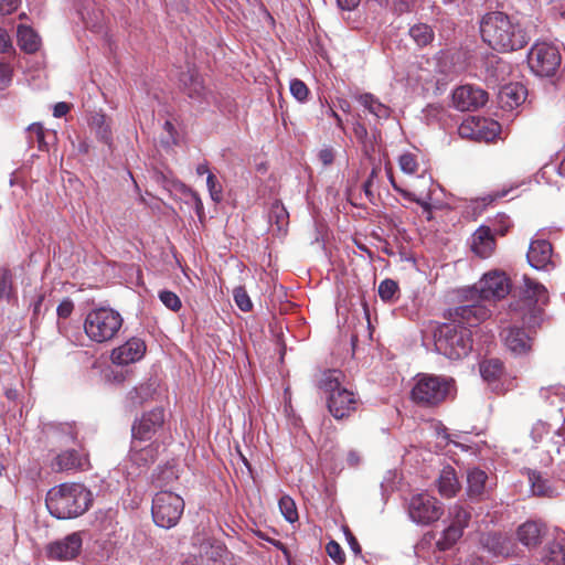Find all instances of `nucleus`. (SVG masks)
I'll use <instances>...</instances> for the list:
<instances>
[{"instance_id":"1","label":"nucleus","mask_w":565,"mask_h":565,"mask_svg":"<svg viewBox=\"0 0 565 565\" xmlns=\"http://www.w3.org/2000/svg\"><path fill=\"white\" fill-rule=\"evenodd\" d=\"M480 32L483 41L500 52L523 49L530 40L519 22L500 11L489 12L482 18Z\"/></svg>"},{"instance_id":"2","label":"nucleus","mask_w":565,"mask_h":565,"mask_svg":"<svg viewBox=\"0 0 565 565\" xmlns=\"http://www.w3.org/2000/svg\"><path fill=\"white\" fill-rule=\"evenodd\" d=\"M45 502L54 518L66 520L85 513L92 505L93 494L81 483H62L47 492Z\"/></svg>"},{"instance_id":"3","label":"nucleus","mask_w":565,"mask_h":565,"mask_svg":"<svg viewBox=\"0 0 565 565\" xmlns=\"http://www.w3.org/2000/svg\"><path fill=\"white\" fill-rule=\"evenodd\" d=\"M343 374L339 370H327L321 374L319 387L328 394L327 405L335 419H343L356 411L359 399L352 391L341 386Z\"/></svg>"},{"instance_id":"4","label":"nucleus","mask_w":565,"mask_h":565,"mask_svg":"<svg viewBox=\"0 0 565 565\" xmlns=\"http://www.w3.org/2000/svg\"><path fill=\"white\" fill-rule=\"evenodd\" d=\"M434 340L436 351L450 360L467 356L472 348L471 331L459 323L449 322L438 327Z\"/></svg>"},{"instance_id":"5","label":"nucleus","mask_w":565,"mask_h":565,"mask_svg":"<svg viewBox=\"0 0 565 565\" xmlns=\"http://www.w3.org/2000/svg\"><path fill=\"white\" fill-rule=\"evenodd\" d=\"M121 315L111 308H97L89 311L84 321L86 335L96 343L114 339L122 326Z\"/></svg>"},{"instance_id":"6","label":"nucleus","mask_w":565,"mask_h":565,"mask_svg":"<svg viewBox=\"0 0 565 565\" xmlns=\"http://www.w3.org/2000/svg\"><path fill=\"white\" fill-rule=\"evenodd\" d=\"M452 388V379L419 374L412 390V398L423 406H435L444 402Z\"/></svg>"},{"instance_id":"7","label":"nucleus","mask_w":565,"mask_h":565,"mask_svg":"<svg viewBox=\"0 0 565 565\" xmlns=\"http://www.w3.org/2000/svg\"><path fill=\"white\" fill-rule=\"evenodd\" d=\"M184 511V500L177 493L160 491L152 499L153 522L162 529L174 527Z\"/></svg>"},{"instance_id":"8","label":"nucleus","mask_w":565,"mask_h":565,"mask_svg":"<svg viewBox=\"0 0 565 565\" xmlns=\"http://www.w3.org/2000/svg\"><path fill=\"white\" fill-rule=\"evenodd\" d=\"M562 62L557 45L550 42H536L527 54V64L531 71L541 77L553 76Z\"/></svg>"},{"instance_id":"9","label":"nucleus","mask_w":565,"mask_h":565,"mask_svg":"<svg viewBox=\"0 0 565 565\" xmlns=\"http://www.w3.org/2000/svg\"><path fill=\"white\" fill-rule=\"evenodd\" d=\"M411 519L418 524H430L443 514V507L436 498L428 493L414 495L408 505Z\"/></svg>"},{"instance_id":"10","label":"nucleus","mask_w":565,"mask_h":565,"mask_svg":"<svg viewBox=\"0 0 565 565\" xmlns=\"http://www.w3.org/2000/svg\"><path fill=\"white\" fill-rule=\"evenodd\" d=\"M166 422L164 411L156 407L143 413L137 418L131 427L132 439L145 441L150 440L160 429L163 428Z\"/></svg>"},{"instance_id":"11","label":"nucleus","mask_w":565,"mask_h":565,"mask_svg":"<svg viewBox=\"0 0 565 565\" xmlns=\"http://www.w3.org/2000/svg\"><path fill=\"white\" fill-rule=\"evenodd\" d=\"M479 291L483 300L504 298L510 291L509 278L503 271H489L479 281Z\"/></svg>"},{"instance_id":"12","label":"nucleus","mask_w":565,"mask_h":565,"mask_svg":"<svg viewBox=\"0 0 565 565\" xmlns=\"http://www.w3.org/2000/svg\"><path fill=\"white\" fill-rule=\"evenodd\" d=\"M82 544L83 541L79 533H72L50 543L46 546V554L51 559L70 561L79 554Z\"/></svg>"},{"instance_id":"13","label":"nucleus","mask_w":565,"mask_h":565,"mask_svg":"<svg viewBox=\"0 0 565 565\" xmlns=\"http://www.w3.org/2000/svg\"><path fill=\"white\" fill-rule=\"evenodd\" d=\"M488 100V94L471 85L458 87L452 93L454 106L461 111H470L482 107Z\"/></svg>"},{"instance_id":"14","label":"nucleus","mask_w":565,"mask_h":565,"mask_svg":"<svg viewBox=\"0 0 565 565\" xmlns=\"http://www.w3.org/2000/svg\"><path fill=\"white\" fill-rule=\"evenodd\" d=\"M147 351L145 341L140 338H130L124 344L113 349L110 360L116 365H128L140 361Z\"/></svg>"},{"instance_id":"15","label":"nucleus","mask_w":565,"mask_h":565,"mask_svg":"<svg viewBox=\"0 0 565 565\" xmlns=\"http://www.w3.org/2000/svg\"><path fill=\"white\" fill-rule=\"evenodd\" d=\"M491 315V310L486 305L477 302L457 307L452 313L450 323H459L470 330L482 321L487 320Z\"/></svg>"},{"instance_id":"16","label":"nucleus","mask_w":565,"mask_h":565,"mask_svg":"<svg viewBox=\"0 0 565 565\" xmlns=\"http://www.w3.org/2000/svg\"><path fill=\"white\" fill-rule=\"evenodd\" d=\"M529 264L535 269H548L554 267L553 247L545 239H533L526 254Z\"/></svg>"},{"instance_id":"17","label":"nucleus","mask_w":565,"mask_h":565,"mask_svg":"<svg viewBox=\"0 0 565 565\" xmlns=\"http://www.w3.org/2000/svg\"><path fill=\"white\" fill-rule=\"evenodd\" d=\"M469 246L471 252L480 257H490L495 249V238L492 230L489 226H479L470 237Z\"/></svg>"},{"instance_id":"18","label":"nucleus","mask_w":565,"mask_h":565,"mask_svg":"<svg viewBox=\"0 0 565 565\" xmlns=\"http://www.w3.org/2000/svg\"><path fill=\"white\" fill-rule=\"evenodd\" d=\"M480 373L483 380L492 385V390L498 393H504L513 386V381H510L507 387L500 385L501 377L503 376V364L498 359L483 361L480 364Z\"/></svg>"},{"instance_id":"19","label":"nucleus","mask_w":565,"mask_h":565,"mask_svg":"<svg viewBox=\"0 0 565 565\" xmlns=\"http://www.w3.org/2000/svg\"><path fill=\"white\" fill-rule=\"evenodd\" d=\"M526 89L520 83H510L502 86L498 94V103L502 109L512 110L524 103Z\"/></svg>"},{"instance_id":"20","label":"nucleus","mask_w":565,"mask_h":565,"mask_svg":"<svg viewBox=\"0 0 565 565\" xmlns=\"http://www.w3.org/2000/svg\"><path fill=\"white\" fill-rule=\"evenodd\" d=\"M546 533V527L537 521H526L516 530V537L521 544L532 548L542 543V539Z\"/></svg>"},{"instance_id":"21","label":"nucleus","mask_w":565,"mask_h":565,"mask_svg":"<svg viewBox=\"0 0 565 565\" xmlns=\"http://www.w3.org/2000/svg\"><path fill=\"white\" fill-rule=\"evenodd\" d=\"M501 335L507 349L515 355L526 354L531 350V339L520 328L504 329Z\"/></svg>"},{"instance_id":"22","label":"nucleus","mask_w":565,"mask_h":565,"mask_svg":"<svg viewBox=\"0 0 565 565\" xmlns=\"http://www.w3.org/2000/svg\"><path fill=\"white\" fill-rule=\"evenodd\" d=\"M480 125H484V121H479L478 117H468L458 127V134L462 138L491 141L500 132L501 127L499 124H490V126L492 127V130L490 129V135H480V130L478 129Z\"/></svg>"},{"instance_id":"23","label":"nucleus","mask_w":565,"mask_h":565,"mask_svg":"<svg viewBox=\"0 0 565 565\" xmlns=\"http://www.w3.org/2000/svg\"><path fill=\"white\" fill-rule=\"evenodd\" d=\"M53 467L58 471L86 470L89 467L88 457L76 450H65L56 456Z\"/></svg>"},{"instance_id":"24","label":"nucleus","mask_w":565,"mask_h":565,"mask_svg":"<svg viewBox=\"0 0 565 565\" xmlns=\"http://www.w3.org/2000/svg\"><path fill=\"white\" fill-rule=\"evenodd\" d=\"M181 83L190 98L195 100L206 98L207 90L204 86L203 78L194 70H189L186 73H183Z\"/></svg>"},{"instance_id":"25","label":"nucleus","mask_w":565,"mask_h":565,"mask_svg":"<svg viewBox=\"0 0 565 565\" xmlns=\"http://www.w3.org/2000/svg\"><path fill=\"white\" fill-rule=\"evenodd\" d=\"M142 441L132 439L130 458L139 467H146L152 463L158 455V445L151 443L145 447L141 446Z\"/></svg>"},{"instance_id":"26","label":"nucleus","mask_w":565,"mask_h":565,"mask_svg":"<svg viewBox=\"0 0 565 565\" xmlns=\"http://www.w3.org/2000/svg\"><path fill=\"white\" fill-rule=\"evenodd\" d=\"M481 543L493 555L508 556L512 552L510 540L501 533H488L482 536Z\"/></svg>"},{"instance_id":"27","label":"nucleus","mask_w":565,"mask_h":565,"mask_svg":"<svg viewBox=\"0 0 565 565\" xmlns=\"http://www.w3.org/2000/svg\"><path fill=\"white\" fill-rule=\"evenodd\" d=\"M437 487L440 495L445 498H451L460 489V483L456 477V472L452 467H445L439 475L437 480Z\"/></svg>"},{"instance_id":"28","label":"nucleus","mask_w":565,"mask_h":565,"mask_svg":"<svg viewBox=\"0 0 565 565\" xmlns=\"http://www.w3.org/2000/svg\"><path fill=\"white\" fill-rule=\"evenodd\" d=\"M488 475L479 469L473 468L468 471L467 483H468V495L470 498H481L487 491Z\"/></svg>"},{"instance_id":"29","label":"nucleus","mask_w":565,"mask_h":565,"mask_svg":"<svg viewBox=\"0 0 565 565\" xmlns=\"http://www.w3.org/2000/svg\"><path fill=\"white\" fill-rule=\"evenodd\" d=\"M542 559L545 565L565 564V536L557 537L548 543Z\"/></svg>"},{"instance_id":"30","label":"nucleus","mask_w":565,"mask_h":565,"mask_svg":"<svg viewBox=\"0 0 565 565\" xmlns=\"http://www.w3.org/2000/svg\"><path fill=\"white\" fill-rule=\"evenodd\" d=\"M18 44L25 53H34L40 49L41 40L33 29L20 25L17 31Z\"/></svg>"},{"instance_id":"31","label":"nucleus","mask_w":565,"mask_h":565,"mask_svg":"<svg viewBox=\"0 0 565 565\" xmlns=\"http://www.w3.org/2000/svg\"><path fill=\"white\" fill-rule=\"evenodd\" d=\"M358 102L367 109L372 115L380 119L390 117V108L381 103L374 95L370 93L361 94L356 97Z\"/></svg>"},{"instance_id":"32","label":"nucleus","mask_w":565,"mask_h":565,"mask_svg":"<svg viewBox=\"0 0 565 565\" xmlns=\"http://www.w3.org/2000/svg\"><path fill=\"white\" fill-rule=\"evenodd\" d=\"M15 297L13 275L8 267L0 269V302H10Z\"/></svg>"},{"instance_id":"33","label":"nucleus","mask_w":565,"mask_h":565,"mask_svg":"<svg viewBox=\"0 0 565 565\" xmlns=\"http://www.w3.org/2000/svg\"><path fill=\"white\" fill-rule=\"evenodd\" d=\"M409 35L418 46H426L434 40L431 28L425 23H418L409 29Z\"/></svg>"},{"instance_id":"34","label":"nucleus","mask_w":565,"mask_h":565,"mask_svg":"<svg viewBox=\"0 0 565 565\" xmlns=\"http://www.w3.org/2000/svg\"><path fill=\"white\" fill-rule=\"evenodd\" d=\"M269 222L276 224L279 232L285 231L289 223V214L286 207L278 201L274 202L270 207Z\"/></svg>"},{"instance_id":"35","label":"nucleus","mask_w":565,"mask_h":565,"mask_svg":"<svg viewBox=\"0 0 565 565\" xmlns=\"http://www.w3.org/2000/svg\"><path fill=\"white\" fill-rule=\"evenodd\" d=\"M462 532L463 529L460 525L450 523L444 531L441 539L438 540V547L443 551L450 548L462 536Z\"/></svg>"},{"instance_id":"36","label":"nucleus","mask_w":565,"mask_h":565,"mask_svg":"<svg viewBox=\"0 0 565 565\" xmlns=\"http://www.w3.org/2000/svg\"><path fill=\"white\" fill-rule=\"evenodd\" d=\"M26 138L30 143H36L40 150H47L45 131L41 124L33 122L26 128Z\"/></svg>"},{"instance_id":"37","label":"nucleus","mask_w":565,"mask_h":565,"mask_svg":"<svg viewBox=\"0 0 565 565\" xmlns=\"http://www.w3.org/2000/svg\"><path fill=\"white\" fill-rule=\"evenodd\" d=\"M530 482L532 492L535 495H542V497H552L553 490L548 484V481L542 478L539 473H531L530 475Z\"/></svg>"},{"instance_id":"38","label":"nucleus","mask_w":565,"mask_h":565,"mask_svg":"<svg viewBox=\"0 0 565 565\" xmlns=\"http://www.w3.org/2000/svg\"><path fill=\"white\" fill-rule=\"evenodd\" d=\"M524 292L527 297L535 298L536 301L544 299L546 296L545 287L529 277H524Z\"/></svg>"},{"instance_id":"39","label":"nucleus","mask_w":565,"mask_h":565,"mask_svg":"<svg viewBox=\"0 0 565 565\" xmlns=\"http://www.w3.org/2000/svg\"><path fill=\"white\" fill-rule=\"evenodd\" d=\"M398 166L406 174H415L419 169L417 156L411 152H405L399 156Z\"/></svg>"},{"instance_id":"40","label":"nucleus","mask_w":565,"mask_h":565,"mask_svg":"<svg viewBox=\"0 0 565 565\" xmlns=\"http://www.w3.org/2000/svg\"><path fill=\"white\" fill-rule=\"evenodd\" d=\"M279 509L288 522L292 523V522L297 521L298 512H297L296 503L290 497L284 495L279 500Z\"/></svg>"},{"instance_id":"41","label":"nucleus","mask_w":565,"mask_h":565,"mask_svg":"<svg viewBox=\"0 0 565 565\" xmlns=\"http://www.w3.org/2000/svg\"><path fill=\"white\" fill-rule=\"evenodd\" d=\"M451 523L465 529L470 520V512L460 504H454L449 510Z\"/></svg>"},{"instance_id":"42","label":"nucleus","mask_w":565,"mask_h":565,"mask_svg":"<svg viewBox=\"0 0 565 565\" xmlns=\"http://www.w3.org/2000/svg\"><path fill=\"white\" fill-rule=\"evenodd\" d=\"M151 396V388L147 384L135 387L128 393V398L134 405H141Z\"/></svg>"},{"instance_id":"43","label":"nucleus","mask_w":565,"mask_h":565,"mask_svg":"<svg viewBox=\"0 0 565 565\" xmlns=\"http://www.w3.org/2000/svg\"><path fill=\"white\" fill-rule=\"evenodd\" d=\"M206 186L212 201L220 203L223 199V186L213 173L206 177Z\"/></svg>"},{"instance_id":"44","label":"nucleus","mask_w":565,"mask_h":565,"mask_svg":"<svg viewBox=\"0 0 565 565\" xmlns=\"http://www.w3.org/2000/svg\"><path fill=\"white\" fill-rule=\"evenodd\" d=\"M398 291V285L393 279H384L379 286V295L384 301H392Z\"/></svg>"},{"instance_id":"45","label":"nucleus","mask_w":565,"mask_h":565,"mask_svg":"<svg viewBox=\"0 0 565 565\" xmlns=\"http://www.w3.org/2000/svg\"><path fill=\"white\" fill-rule=\"evenodd\" d=\"M289 89L291 95L300 103L307 100L309 95V88L305 84V82L294 78L290 81Z\"/></svg>"},{"instance_id":"46","label":"nucleus","mask_w":565,"mask_h":565,"mask_svg":"<svg viewBox=\"0 0 565 565\" xmlns=\"http://www.w3.org/2000/svg\"><path fill=\"white\" fill-rule=\"evenodd\" d=\"M159 299L161 302L170 310L178 311L180 310L182 303L177 294L170 290H162L159 292Z\"/></svg>"},{"instance_id":"47","label":"nucleus","mask_w":565,"mask_h":565,"mask_svg":"<svg viewBox=\"0 0 565 565\" xmlns=\"http://www.w3.org/2000/svg\"><path fill=\"white\" fill-rule=\"evenodd\" d=\"M234 300L237 307L243 311H249L252 309V301L244 287L238 286L233 290Z\"/></svg>"},{"instance_id":"48","label":"nucleus","mask_w":565,"mask_h":565,"mask_svg":"<svg viewBox=\"0 0 565 565\" xmlns=\"http://www.w3.org/2000/svg\"><path fill=\"white\" fill-rule=\"evenodd\" d=\"M328 555L338 564H342L345 559L341 546L335 541H330L326 546Z\"/></svg>"},{"instance_id":"49","label":"nucleus","mask_w":565,"mask_h":565,"mask_svg":"<svg viewBox=\"0 0 565 565\" xmlns=\"http://www.w3.org/2000/svg\"><path fill=\"white\" fill-rule=\"evenodd\" d=\"M523 324L529 328L539 326L541 321V311L536 308H530L527 312L522 317Z\"/></svg>"},{"instance_id":"50","label":"nucleus","mask_w":565,"mask_h":565,"mask_svg":"<svg viewBox=\"0 0 565 565\" xmlns=\"http://www.w3.org/2000/svg\"><path fill=\"white\" fill-rule=\"evenodd\" d=\"M163 129L168 134V137L162 140L164 146L170 147L177 145V130L174 125L170 120H166L163 124Z\"/></svg>"},{"instance_id":"51","label":"nucleus","mask_w":565,"mask_h":565,"mask_svg":"<svg viewBox=\"0 0 565 565\" xmlns=\"http://www.w3.org/2000/svg\"><path fill=\"white\" fill-rule=\"evenodd\" d=\"M94 122L98 125V131H97L98 136L106 142H108L110 140V128L105 122V117L97 116L94 118Z\"/></svg>"},{"instance_id":"52","label":"nucleus","mask_w":565,"mask_h":565,"mask_svg":"<svg viewBox=\"0 0 565 565\" xmlns=\"http://www.w3.org/2000/svg\"><path fill=\"white\" fill-rule=\"evenodd\" d=\"M387 173H388L390 182H391V184H392V186L394 188V190H395V191L399 192L404 198H407V199H409V200H413V201H415L416 203L420 204V205H422V206H424V207H427V206H428V204H427L426 202H424L423 200H420V199H416V198H414V196H413V194H412L411 192H408V191H405V190L401 189V188L396 184V182H395V180H394V177H393V174H392V172H391V169H390V170H387Z\"/></svg>"},{"instance_id":"53","label":"nucleus","mask_w":565,"mask_h":565,"mask_svg":"<svg viewBox=\"0 0 565 565\" xmlns=\"http://www.w3.org/2000/svg\"><path fill=\"white\" fill-rule=\"evenodd\" d=\"M353 134L359 142H361L363 146L367 145L369 134L364 125L356 121L353 126Z\"/></svg>"},{"instance_id":"54","label":"nucleus","mask_w":565,"mask_h":565,"mask_svg":"<svg viewBox=\"0 0 565 565\" xmlns=\"http://www.w3.org/2000/svg\"><path fill=\"white\" fill-rule=\"evenodd\" d=\"M18 7L19 0H0V14H11L18 9Z\"/></svg>"},{"instance_id":"55","label":"nucleus","mask_w":565,"mask_h":565,"mask_svg":"<svg viewBox=\"0 0 565 565\" xmlns=\"http://www.w3.org/2000/svg\"><path fill=\"white\" fill-rule=\"evenodd\" d=\"M74 310V303L70 299L63 300L57 307V316L60 318H67Z\"/></svg>"},{"instance_id":"56","label":"nucleus","mask_w":565,"mask_h":565,"mask_svg":"<svg viewBox=\"0 0 565 565\" xmlns=\"http://www.w3.org/2000/svg\"><path fill=\"white\" fill-rule=\"evenodd\" d=\"M11 77L10 67L8 65L0 64V90L9 86Z\"/></svg>"},{"instance_id":"57","label":"nucleus","mask_w":565,"mask_h":565,"mask_svg":"<svg viewBox=\"0 0 565 565\" xmlns=\"http://www.w3.org/2000/svg\"><path fill=\"white\" fill-rule=\"evenodd\" d=\"M548 433V427L543 422H537L532 429V435L535 441H540L543 437V435H546Z\"/></svg>"},{"instance_id":"58","label":"nucleus","mask_w":565,"mask_h":565,"mask_svg":"<svg viewBox=\"0 0 565 565\" xmlns=\"http://www.w3.org/2000/svg\"><path fill=\"white\" fill-rule=\"evenodd\" d=\"M12 49L11 39L4 29L0 28V52L6 53Z\"/></svg>"},{"instance_id":"59","label":"nucleus","mask_w":565,"mask_h":565,"mask_svg":"<svg viewBox=\"0 0 565 565\" xmlns=\"http://www.w3.org/2000/svg\"><path fill=\"white\" fill-rule=\"evenodd\" d=\"M345 536H347V541H348V544L350 546V548L352 550V552L355 554V555H361V546L358 542V540L355 539V536L350 532V530H345Z\"/></svg>"},{"instance_id":"60","label":"nucleus","mask_w":565,"mask_h":565,"mask_svg":"<svg viewBox=\"0 0 565 565\" xmlns=\"http://www.w3.org/2000/svg\"><path fill=\"white\" fill-rule=\"evenodd\" d=\"M323 114L328 117H331V119H334L337 127H339L342 131H345L341 117L335 113V110L332 107H327Z\"/></svg>"},{"instance_id":"61","label":"nucleus","mask_w":565,"mask_h":565,"mask_svg":"<svg viewBox=\"0 0 565 565\" xmlns=\"http://www.w3.org/2000/svg\"><path fill=\"white\" fill-rule=\"evenodd\" d=\"M68 111H70V105L64 102H61L54 106L53 115L56 118H61V117L65 116Z\"/></svg>"},{"instance_id":"62","label":"nucleus","mask_w":565,"mask_h":565,"mask_svg":"<svg viewBox=\"0 0 565 565\" xmlns=\"http://www.w3.org/2000/svg\"><path fill=\"white\" fill-rule=\"evenodd\" d=\"M333 151L331 149H322L319 152V159L324 164L328 166L333 161Z\"/></svg>"},{"instance_id":"63","label":"nucleus","mask_w":565,"mask_h":565,"mask_svg":"<svg viewBox=\"0 0 565 565\" xmlns=\"http://www.w3.org/2000/svg\"><path fill=\"white\" fill-rule=\"evenodd\" d=\"M347 461L350 467H356L361 461V456L355 450H350L347 456Z\"/></svg>"},{"instance_id":"64","label":"nucleus","mask_w":565,"mask_h":565,"mask_svg":"<svg viewBox=\"0 0 565 565\" xmlns=\"http://www.w3.org/2000/svg\"><path fill=\"white\" fill-rule=\"evenodd\" d=\"M361 0H337L339 7L343 10H353Z\"/></svg>"}]
</instances>
